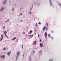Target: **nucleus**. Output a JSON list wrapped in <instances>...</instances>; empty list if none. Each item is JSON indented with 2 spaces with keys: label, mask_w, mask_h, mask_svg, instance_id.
Here are the masks:
<instances>
[{
  "label": "nucleus",
  "mask_w": 61,
  "mask_h": 61,
  "mask_svg": "<svg viewBox=\"0 0 61 61\" xmlns=\"http://www.w3.org/2000/svg\"><path fill=\"white\" fill-rule=\"evenodd\" d=\"M5 10V8L4 7H2L0 9V11L2 12Z\"/></svg>",
  "instance_id": "nucleus-1"
},
{
  "label": "nucleus",
  "mask_w": 61,
  "mask_h": 61,
  "mask_svg": "<svg viewBox=\"0 0 61 61\" xmlns=\"http://www.w3.org/2000/svg\"><path fill=\"white\" fill-rule=\"evenodd\" d=\"M20 53V52L19 51L18 52H17V53L16 54L17 55L16 56V61L18 60V57L19 54Z\"/></svg>",
  "instance_id": "nucleus-2"
},
{
  "label": "nucleus",
  "mask_w": 61,
  "mask_h": 61,
  "mask_svg": "<svg viewBox=\"0 0 61 61\" xmlns=\"http://www.w3.org/2000/svg\"><path fill=\"white\" fill-rule=\"evenodd\" d=\"M49 2L50 3V5L51 6L52 5V7H54V6L53 5V4H52V3L51 2V0H49Z\"/></svg>",
  "instance_id": "nucleus-3"
},
{
  "label": "nucleus",
  "mask_w": 61,
  "mask_h": 61,
  "mask_svg": "<svg viewBox=\"0 0 61 61\" xmlns=\"http://www.w3.org/2000/svg\"><path fill=\"white\" fill-rule=\"evenodd\" d=\"M7 2V0H5L4 1L3 3V4L4 5H5L6 4V2Z\"/></svg>",
  "instance_id": "nucleus-4"
},
{
  "label": "nucleus",
  "mask_w": 61,
  "mask_h": 61,
  "mask_svg": "<svg viewBox=\"0 0 61 61\" xmlns=\"http://www.w3.org/2000/svg\"><path fill=\"white\" fill-rule=\"evenodd\" d=\"M11 53V51L8 52V53H7V54L8 56H10V55Z\"/></svg>",
  "instance_id": "nucleus-5"
},
{
  "label": "nucleus",
  "mask_w": 61,
  "mask_h": 61,
  "mask_svg": "<svg viewBox=\"0 0 61 61\" xmlns=\"http://www.w3.org/2000/svg\"><path fill=\"white\" fill-rule=\"evenodd\" d=\"M40 46L41 47H42L43 46V45L42 44V43H40Z\"/></svg>",
  "instance_id": "nucleus-6"
},
{
  "label": "nucleus",
  "mask_w": 61,
  "mask_h": 61,
  "mask_svg": "<svg viewBox=\"0 0 61 61\" xmlns=\"http://www.w3.org/2000/svg\"><path fill=\"white\" fill-rule=\"evenodd\" d=\"M9 21V19H8V20H7L6 21H5V22L6 23H7Z\"/></svg>",
  "instance_id": "nucleus-7"
},
{
  "label": "nucleus",
  "mask_w": 61,
  "mask_h": 61,
  "mask_svg": "<svg viewBox=\"0 0 61 61\" xmlns=\"http://www.w3.org/2000/svg\"><path fill=\"white\" fill-rule=\"evenodd\" d=\"M46 36H47V33H46V32L45 34V37H46Z\"/></svg>",
  "instance_id": "nucleus-8"
},
{
  "label": "nucleus",
  "mask_w": 61,
  "mask_h": 61,
  "mask_svg": "<svg viewBox=\"0 0 61 61\" xmlns=\"http://www.w3.org/2000/svg\"><path fill=\"white\" fill-rule=\"evenodd\" d=\"M0 57L1 58H4L5 57V55H3L1 56H0Z\"/></svg>",
  "instance_id": "nucleus-9"
},
{
  "label": "nucleus",
  "mask_w": 61,
  "mask_h": 61,
  "mask_svg": "<svg viewBox=\"0 0 61 61\" xmlns=\"http://www.w3.org/2000/svg\"><path fill=\"white\" fill-rule=\"evenodd\" d=\"M32 30H30V33H29L28 34V35L30 34H31V33H32Z\"/></svg>",
  "instance_id": "nucleus-10"
},
{
  "label": "nucleus",
  "mask_w": 61,
  "mask_h": 61,
  "mask_svg": "<svg viewBox=\"0 0 61 61\" xmlns=\"http://www.w3.org/2000/svg\"><path fill=\"white\" fill-rule=\"evenodd\" d=\"M34 4L35 5H37V4H38L37 2H34Z\"/></svg>",
  "instance_id": "nucleus-11"
},
{
  "label": "nucleus",
  "mask_w": 61,
  "mask_h": 61,
  "mask_svg": "<svg viewBox=\"0 0 61 61\" xmlns=\"http://www.w3.org/2000/svg\"><path fill=\"white\" fill-rule=\"evenodd\" d=\"M3 33H4V34H6V33H7V32L6 31H4V30Z\"/></svg>",
  "instance_id": "nucleus-12"
},
{
  "label": "nucleus",
  "mask_w": 61,
  "mask_h": 61,
  "mask_svg": "<svg viewBox=\"0 0 61 61\" xmlns=\"http://www.w3.org/2000/svg\"><path fill=\"white\" fill-rule=\"evenodd\" d=\"M29 61H31V57H30L29 58Z\"/></svg>",
  "instance_id": "nucleus-13"
},
{
  "label": "nucleus",
  "mask_w": 61,
  "mask_h": 61,
  "mask_svg": "<svg viewBox=\"0 0 61 61\" xmlns=\"http://www.w3.org/2000/svg\"><path fill=\"white\" fill-rule=\"evenodd\" d=\"M16 39V37H15L12 40L14 41L15 39Z\"/></svg>",
  "instance_id": "nucleus-14"
},
{
  "label": "nucleus",
  "mask_w": 61,
  "mask_h": 61,
  "mask_svg": "<svg viewBox=\"0 0 61 61\" xmlns=\"http://www.w3.org/2000/svg\"><path fill=\"white\" fill-rule=\"evenodd\" d=\"M14 8H12L11 10L12 11H13L14 10Z\"/></svg>",
  "instance_id": "nucleus-15"
},
{
  "label": "nucleus",
  "mask_w": 61,
  "mask_h": 61,
  "mask_svg": "<svg viewBox=\"0 0 61 61\" xmlns=\"http://www.w3.org/2000/svg\"><path fill=\"white\" fill-rule=\"evenodd\" d=\"M42 51H40L39 52V53H41V54H42Z\"/></svg>",
  "instance_id": "nucleus-16"
},
{
  "label": "nucleus",
  "mask_w": 61,
  "mask_h": 61,
  "mask_svg": "<svg viewBox=\"0 0 61 61\" xmlns=\"http://www.w3.org/2000/svg\"><path fill=\"white\" fill-rule=\"evenodd\" d=\"M32 9V8L31 7H30V11H31Z\"/></svg>",
  "instance_id": "nucleus-17"
},
{
  "label": "nucleus",
  "mask_w": 61,
  "mask_h": 61,
  "mask_svg": "<svg viewBox=\"0 0 61 61\" xmlns=\"http://www.w3.org/2000/svg\"><path fill=\"white\" fill-rule=\"evenodd\" d=\"M3 37H2L1 39H0V41H1L3 40Z\"/></svg>",
  "instance_id": "nucleus-18"
},
{
  "label": "nucleus",
  "mask_w": 61,
  "mask_h": 61,
  "mask_svg": "<svg viewBox=\"0 0 61 61\" xmlns=\"http://www.w3.org/2000/svg\"><path fill=\"white\" fill-rule=\"evenodd\" d=\"M49 61H53V60L52 59H50L49 60Z\"/></svg>",
  "instance_id": "nucleus-19"
},
{
  "label": "nucleus",
  "mask_w": 61,
  "mask_h": 61,
  "mask_svg": "<svg viewBox=\"0 0 61 61\" xmlns=\"http://www.w3.org/2000/svg\"><path fill=\"white\" fill-rule=\"evenodd\" d=\"M20 15H23V14L22 13H21L20 14Z\"/></svg>",
  "instance_id": "nucleus-20"
},
{
  "label": "nucleus",
  "mask_w": 61,
  "mask_h": 61,
  "mask_svg": "<svg viewBox=\"0 0 61 61\" xmlns=\"http://www.w3.org/2000/svg\"><path fill=\"white\" fill-rule=\"evenodd\" d=\"M30 14H32V12L30 11H29Z\"/></svg>",
  "instance_id": "nucleus-21"
},
{
  "label": "nucleus",
  "mask_w": 61,
  "mask_h": 61,
  "mask_svg": "<svg viewBox=\"0 0 61 61\" xmlns=\"http://www.w3.org/2000/svg\"><path fill=\"white\" fill-rule=\"evenodd\" d=\"M36 41H35L34 42V44L35 45V44H36Z\"/></svg>",
  "instance_id": "nucleus-22"
},
{
  "label": "nucleus",
  "mask_w": 61,
  "mask_h": 61,
  "mask_svg": "<svg viewBox=\"0 0 61 61\" xmlns=\"http://www.w3.org/2000/svg\"><path fill=\"white\" fill-rule=\"evenodd\" d=\"M37 5H40V4L39 3L37 4Z\"/></svg>",
  "instance_id": "nucleus-23"
},
{
  "label": "nucleus",
  "mask_w": 61,
  "mask_h": 61,
  "mask_svg": "<svg viewBox=\"0 0 61 61\" xmlns=\"http://www.w3.org/2000/svg\"><path fill=\"white\" fill-rule=\"evenodd\" d=\"M58 4L60 7L61 6V5L60 4V3H58Z\"/></svg>",
  "instance_id": "nucleus-24"
},
{
  "label": "nucleus",
  "mask_w": 61,
  "mask_h": 61,
  "mask_svg": "<svg viewBox=\"0 0 61 61\" xmlns=\"http://www.w3.org/2000/svg\"><path fill=\"white\" fill-rule=\"evenodd\" d=\"M48 37L50 38V34H48Z\"/></svg>",
  "instance_id": "nucleus-25"
},
{
  "label": "nucleus",
  "mask_w": 61,
  "mask_h": 61,
  "mask_svg": "<svg viewBox=\"0 0 61 61\" xmlns=\"http://www.w3.org/2000/svg\"><path fill=\"white\" fill-rule=\"evenodd\" d=\"M46 26L48 27V23H46Z\"/></svg>",
  "instance_id": "nucleus-26"
},
{
  "label": "nucleus",
  "mask_w": 61,
  "mask_h": 61,
  "mask_svg": "<svg viewBox=\"0 0 61 61\" xmlns=\"http://www.w3.org/2000/svg\"><path fill=\"white\" fill-rule=\"evenodd\" d=\"M43 29H46V27L45 26L44 27V28Z\"/></svg>",
  "instance_id": "nucleus-27"
},
{
  "label": "nucleus",
  "mask_w": 61,
  "mask_h": 61,
  "mask_svg": "<svg viewBox=\"0 0 61 61\" xmlns=\"http://www.w3.org/2000/svg\"><path fill=\"white\" fill-rule=\"evenodd\" d=\"M38 24H40V25L41 24V23L40 22V21H39V23H38Z\"/></svg>",
  "instance_id": "nucleus-28"
},
{
  "label": "nucleus",
  "mask_w": 61,
  "mask_h": 61,
  "mask_svg": "<svg viewBox=\"0 0 61 61\" xmlns=\"http://www.w3.org/2000/svg\"><path fill=\"white\" fill-rule=\"evenodd\" d=\"M25 32H23V34L24 35H25Z\"/></svg>",
  "instance_id": "nucleus-29"
},
{
  "label": "nucleus",
  "mask_w": 61,
  "mask_h": 61,
  "mask_svg": "<svg viewBox=\"0 0 61 61\" xmlns=\"http://www.w3.org/2000/svg\"><path fill=\"white\" fill-rule=\"evenodd\" d=\"M5 48H4V49H3V50H5Z\"/></svg>",
  "instance_id": "nucleus-30"
},
{
  "label": "nucleus",
  "mask_w": 61,
  "mask_h": 61,
  "mask_svg": "<svg viewBox=\"0 0 61 61\" xmlns=\"http://www.w3.org/2000/svg\"><path fill=\"white\" fill-rule=\"evenodd\" d=\"M33 35H30V36H31L32 37H33Z\"/></svg>",
  "instance_id": "nucleus-31"
},
{
  "label": "nucleus",
  "mask_w": 61,
  "mask_h": 61,
  "mask_svg": "<svg viewBox=\"0 0 61 61\" xmlns=\"http://www.w3.org/2000/svg\"><path fill=\"white\" fill-rule=\"evenodd\" d=\"M45 31V29H43V32H44V31Z\"/></svg>",
  "instance_id": "nucleus-32"
},
{
  "label": "nucleus",
  "mask_w": 61,
  "mask_h": 61,
  "mask_svg": "<svg viewBox=\"0 0 61 61\" xmlns=\"http://www.w3.org/2000/svg\"><path fill=\"white\" fill-rule=\"evenodd\" d=\"M32 8H33V4H32Z\"/></svg>",
  "instance_id": "nucleus-33"
},
{
  "label": "nucleus",
  "mask_w": 61,
  "mask_h": 61,
  "mask_svg": "<svg viewBox=\"0 0 61 61\" xmlns=\"http://www.w3.org/2000/svg\"><path fill=\"white\" fill-rule=\"evenodd\" d=\"M41 41H41V39H40V42H41Z\"/></svg>",
  "instance_id": "nucleus-34"
},
{
  "label": "nucleus",
  "mask_w": 61,
  "mask_h": 61,
  "mask_svg": "<svg viewBox=\"0 0 61 61\" xmlns=\"http://www.w3.org/2000/svg\"><path fill=\"white\" fill-rule=\"evenodd\" d=\"M5 34V36H7L6 35V34Z\"/></svg>",
  "instance_id": "nucleus-35"
},
{
  "label": "nucleus",
  "mask_w": 61,
  "mask_h": 61,
  "mask_svg": "<svg viewBox=\"0 0 61 61\" xmlns=\"http://www.w3.org/2000/svg\"><path fill=\"white\" fill-rule=\"evenodd\" d=\"M51 32L52 33H53V31H51Z\"/></svg>",
  "instance_id": "nucleus-36"
},
{
  "label": "nucleus",
  "mask_w": 61,
  "mask_h": 61,
  "mask_svg": "<svg viewBox=\"0 0 61 61\" xmlns=\"http://www.w3.org/2000/svg\"><path fill=\"white\" fill-rule=\"evenodd\" d=\"M22 48H23V45H22Z\"/></svg>",
  "instance_id": "nucleus-37"
},
{
  "label": "nucleus",
  "mask_w": 61,
  "mask_h": 61,
  "mask_svg": "<svg viewBox=\"0 0 61 61\" xmlns=\"http://www.w3.org/2000/svg\"><path fill=\"white\" fill-rule=\"evenodd\" d=\"M5 28V26H4L3 28V29H4Z\"/></svg>",
  "instance_id": "nucleus-38"
},
{
  "label": "nucleus",
  "mask_w": 61,
  "mask_h": 61,
  "mask_svg": "<svg viewBox=\"0 0 61 61\" xmlns=\"http://www.w3.org/2000/svg\"><path fill=\"white\" fill-rule=\"evenodd\" d=\"M47 27H48L46 26V30H47Z\"/></svg>",
  "instance_id": "nucleus-39"
},
{
  "label": "nucleus",
  "mask_w": 61,
  "mask_h": 61,
  "mask_svg": "<svg viewBox=\"0 0 61 61\" xmlns=\"http://www.w3.org/2000/svg\"><path fill=\"white\" fill-rule=\"evenodd\" d=\"M16 5V4H15L14 5V6H15Z\"/></svg>",
  "instance_id": "nucleus-40"
},
{
  "label": "nucleus",
  "mask_w": 61,
  "mask_h": 61,
  "mask_svg": "<svg viewBox=\"0 0 61 61\" xmlns=\"http://www.w3.org/2000/svg\"><path fill=\"white\" fill-rule=\"evenodd\" d=\"M35 52V51H33V53H34Z\"/></svg>",
  "instance_id": "nucleus-41"
},
{
  "label": "nucleus",
  "mask_w": 61,
  "mask_h": 61,
  "mask_svg": "<svg viewBox=\"0 0 61 61\" xmlns=\"http://www.w3.org/2000/svg\"><path fill=\"white\" fill-rule=\"evenodd\" d=\"M38 37H40V35L39 34L38 35Z\"/></svg>",
  "instance_id": "nucleus-42"
},
{
  "label": "nucleus",
  "mask_w": 61,
  "mask_h": 61,
  "mask_svg": "<svg viewBox=\"0 0 61 61\" xmlns=\"http://www.w3.org/2000/svg\"><path fill=\"white\" fill-rule=\"evenodd\" d=\"M22 9V8H20V10H21Z\"/></svg>",
  "instance_id": "nucleus-43"
},
{
  "label": "nucleus",
  "mask_w": 61,
  "mask_h": 61,
  "mask_svg": "<svg viewBox=\"0 0 61 61\" xmlns=\"http://www.w3.org/2000/svg\"><path fill=\"white\" fill-rule=\"evenodd\" d=\"M6 38H8V36H6Z\"/></svg>",
  "instance_id": "nucleus-44"
},
{
  "label": "nucleus",
  "mask_w": 61,
  "mask_h": 61,
  "mask_svg": "<svg viewBox=\"0 0 61 61\" xmlns=\"http://www.w3.org/2000/svg\"><path fill=\"white\" fill-rule=\"evenodd\" d=\"M51 39H53V37H51Z\"/></svg>",
  "instance_id": "nucleus-45"
},
{
  "label": "nucleus",
  "mask_w": 61,
  "mask_h": 61,
  "mask_svg": "<svg viewBox=\"0 0 61 61\" xmlns=\"http://www.w3.org/2000/svg\"><path fill=\"white\" fill-rule=\"evenodd\" d=\"M1 36L2 37H3V35H1Z\"/></svg>",
  "instance_id": "nucleus-46"
},
{
  "label": "nucleus",
  "mask_w": 61,
  "mask_h": 61,
  "mask_svg": "<svg viewBox=\"0 0 61 61\" xmlns=\"http://www.w3.org/2000/svg\"><path fill=\"white\" fill-rule=\"evenodd\" d=\"M22 20H20V21L21 22H22Z\"/></svg>",
  "instance_id": "nucleus-47"
},
{
  "label": "nucleus",
  "mask_w": 61,
  "mask_h": 61,
  "mask_svg": "<svg viewBox=\"0 0 61 61\" xmlns=\"http://www.w3.org/2000/svg\"><path fill=\"white\" fill-rule=\"evenodd\" d=\"M24 55H23V56L24 57Z\"/></svg>",
  "instance_id": "nucleus-48"
},
{
  "label": "nucleus",
  "mask_w": 61,
  "mask_h": 61,
  "mask_svg": "<svg viewBox=\"0 0 61 61\" xmlns=\"http://www.w3.org/2000/svg\"><path fill=\"white\" fill-rule=\"evenodd\" d=\"M36 26H37V24L36 25Z\"/></svg>",
  "instance_id": "nucleus-49"
},
{
  "label": "nucleus",
  "mask_w": 61,
  "mask_h": 61,
  "mask_svg": "<svg viewBox=\"0 0 61 61\" xmlns=\"http://www.w3.org/2000/svg\"><path fill=\"white\" fill-rule=\"evenodd\" d=\"M9 2L10 3H11V1H9Z\"/></svg>",
  "instance_id": "nucleus-50"
},
{
  "label": "nucleus",
  "mask_w": 61,
  "mask_h": 61,
  "mask_svg": "<svg viewBox=\"0 0 61 61\" xmlns=\"http://www.w3.org/2000/svg\"><path fill=\"white\" fill-rule=\"evenodd\" d=\"M35 31H36V30H35Z\"/></svg>",
  "instance_id": "nucleus-51"
},
{
  "label": "nucleus",
  "mask_w": 61,
  "mask_h": 61,
  "mask_svg": "<svg viewBox=\"0 0 61 61\" xmlns=\"http://www.w3.org/2000/svg\"><path fill=\"white\" fill-rule=\"evenodd\" d=\"M36 35V33H35V35Z\"/></svg>",
  "instance_id": "nucleus-52"
},
{
  "label": "nucleus",
  "mask_w": 61,
  "mask_h": 61,
  "mask_svg": "<svg viewBox=\"0 0 61 61\" xmlns=\"http://www.w3.org/2000/svg\"><path fill=\"white\" fill-rule=\"evenodd\" d=\"M36 24H37V23H36Z\"/></svg>",
  "instance_id": "nucleus-53"
},
{
  "label": "nucleus",
  "mask_w": 61,
  "mask_h": 61,
  "mask_svg": "<svg viewBox=\"0 0 61 61\" xmlns=\"http://www.w3.org/2000/svg\"><path fill=\"white\" fill-rule=\"evenodd\" d=\"M35 49V48H34V49Z\"/></svg>",
  "instance_id": "nucleus-54"
},
{
  "label": "nucleus",
  "mask_w": 61,
  "mask_h": 61,
  "mask_svg": "<svg viewBox=\"0 0 61 61\" xmlns=\"http://www.w3.org/2000/svg\"><path fill=\"white\" fill-rule=\"evenodd\" d=\"M35 49V48H34V49Z\"/></svg>",
  "instance_id": "nucleus-55"
},
{
  "label": "nucleus",
  "mask_w": 61,
  "mask_h": 61,
  "mask_svg": "<svg viewBox=\"0 0 61 61\" xmlns=\"http://www.w3.org/2000/svg\"><path fill=\"white\" fill-rule=\"evenodd\" d=\"M35 49V48H34V49Z\"/></svg>",
  "instance_id": "nucleus-56"
}]
</instances>
